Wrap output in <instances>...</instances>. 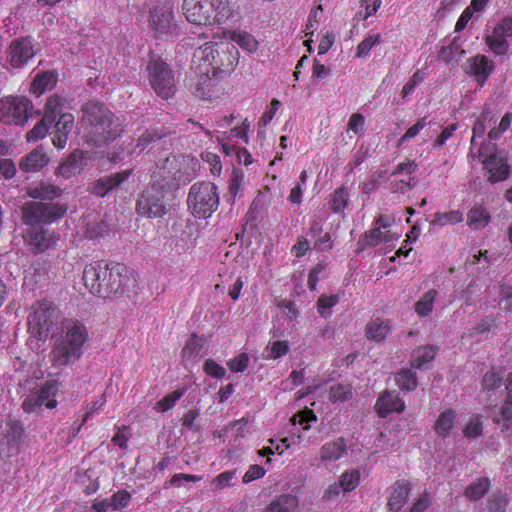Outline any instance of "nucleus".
<instances>
[{
	"label": "nucleus",
	"mask_w": 512,
	"mask_h": 512,
	"mask_svg": "<svg viewBox=\"0 0 512 512\" xmlns=\"http://www.w3.org/2000/svg\"><path fill=\"white\" fill-rule=\"evenodd\" d=\"M132 170H125L114 175L106 176L98 179L91 188L93 194L97 196H105L113 188L122 184L131 174Z\"/></svg>",
	"instance_id": "nucleus-21"
},
{
	"label": "nucleus",
	"mask_w": 512,
	"mask_h": 512,
	"mask_svg": "<svg viewBox=\"0 0 512 512\" xmlns=\"http://www.w3.org/2000/svg\"><path fill=\"white\" fill-rule=\"evenodd\" d=\"M339 482L342 492H351L359 485L360 472L356 469L345 471L340 476Z\"/></svg>",
	"instance_id": "nucleus-42"
},
{
	"label": "nucleus",
	"mask_w": 512,
	"mask_h": 512,
	"mask_svg": "<svg viewBox=\"0 0 512 512\" xmlns=\"http://www.w3.org/2000/svg\"><path fill=\"white\" fill-rule=\"evenodd\" d=\"M147 70L154 91L164 99L170 98L175 93V80L169 65L160 58L152 57Z\"/></svg>",
	"instance_id": "nucleus-8"
},
{
	"label": "nucleus",
	"mask_w": 512,
	"mask_h": 512,
	"mask_svg": "<svg viewBox=\"0 0 512 512\" xmlns=\"http://www.w3.org/2000/svg\"><path fill=\"white\" fill-rule=\"evenodd\" d=\"M32 108V103L26 97H5L0 100V120L23 125L31 116Z\"/></svg>",
	"instance_id": "nucleus-11"
},
{
	"label": "nucleus",
	"mask_w": 512,
	"mask_h": 512,
	"mask_svg": "<svg viewBox=\"0 0 512 512\" xmlns=\"http://www.w3.org/2000/svg\"><path fill=\"white\" fill-rule=\"evenodd\" d=\"M149 23L156 38H169L178 34L174 13L169 5L155 7L150 13Z\"/></svg>",
	"instance_id": "nucleus-13"
},
{
	"label": "nucleus",
	"mask_w": 512,
	"mask_h": 512,
	"mask_svg": "<svg viewBox=\"0 0 512 512\" xmlns=\"http://www.w3.org/2000/svg\"><path fill=\"white\" fill-rule=\"evenodd\" d=\"M216 43H206L196 49L193 55V62L198 63L200 73L210 75L215 60Z\"/></svg>",
	"instance_id": "nucleus-22"
},
{
	"label": "nucleus",
	"mask_w": 512,
	"mask_h": 512,
	"mask_svg": "<svg viewBox=\"0 0 512 512\" xmlns=\"http://www.w3.org/2000/svg\"><path fill=\"white\" fill-rule=\"evenodd\" d=\"M203 160H205L210 165V171L213 175H220L222 170V165L220 158L217 154L206 152L202 154Z\"/></svg>",
	"instance_id": "nucleus-63"
},
{
	"label": "nucleus",
	"mask_w": 512,
	"mask_h": 512,
	"mask_svg": "<svg viewBox=\"0 0 512 512\" xmlns=\"http://www.w3.org/2000/svg\"><path fill=\"white\" fill-rule=\"evenodd\" d=\"M489 221L490 214L483 207H474L468 213V225L472 229L484 228Z\"/></svg>",
	"instance_id": "nucleus-37"
},
{
	"label": "nucleus",
	"mask_w": 512,
	"mask_h": 512,
	"mask_svg": "<svg viewBox=\"0 0 512 512\" xmlns=\"http://www.w3.org/2000/svg\"><path fill=\"white\" fill-rule=\"evenodd\" d=\"M187 204L194 216L203 219L210 217L219 205L217 187L211 182L193 184L189 191Z\"/></svg>",
	"instance_id": "nucleus-5"
},
{
	"label": "nucleus",
	"mask_w": 512,
	"mask_h": 512,
	"mask_svg": "<svg viewBox=\"0 0 512 512\" xmlns=\"http://www.w3.org/2000/svg\"><path fill=\"white\" fill-rule=\"evenodd\" d=\"M249 363V357L246 353H241L228 361L229 369L234 373L244 372Z\"/></svg>",
	"instance_id": "nucleus-59"
},
{
	"label": "nucleus",
	"mask_w": 512,
	"mask_h": 512,
	"mask_svg": "<svg viewBox=\"0 0 512 512\" xmlns=\"http://www.w3.org/2000/svg\"><path fill=\"white\" fill-rule=\"evenodd\" d=\"M349 200V194L343 187L336 189L330 197L329 204L335 213L344 211Z\"/></svg>",
	"instance_id": "nucleus-47"
},
{
	"label": "nucleus",
	"mask_w": 512,
	"mask_h": 512,
	"mask_svg": "<svg viewBox=\"0 0 512 512\" xmlns=\"http://www.w3.org/2000/svg\"><path fill=\"white\" fill-rule=\"evenodd\" d=\"M52 124L49 123V120H45V117H43L35 126L32 130H30L28 133H27V141L28 142H34V141H37V140H40V139H43L47 132H48V128L51 126Z\"/></svg>",
	"instance_id": "nucleus-54"
},
{
	"label": "nucleus",
	"mask_w": 512,
	"mask_h": 512,
	"mask_svg": "<svg viewBox=\"0 0 512 512\" xmlns=\"http://www.w3.org/2000/svg\"><path fill=\"white\" fill-rule=\"evenodd\" d=\"M458 129V125L453 123L446 126L442 132L438 135L433 143L434 148H438L443 146L454 134V132Z\"/></svg>",
	"instance_id": "nucleus-62"
},
{
	"label": "nucleus",
	"mask_w": 512,
	"mask_h": 512,
	"mask_svg": "<svg viewBox=\"0 0 512 512\" xmlns=\"http://www.w3.org/2000/svg\"><path fill=\"white\" fill-rule=\"evenodd\" d=\"M244 185V175L234 171L228 187L227 201L233 203Z\"/></svg>",
	"instance_id": "nucleus-51"
},
{
	"label": "nucleus",
	"mask_w": 512,
	"mask_h": 512,
	"mask_svg": "<svg viewBox=\"0 0 512 512\" xmlns=\"http://www.w3.org/2000/svg\"><path fill=\"white\" fill-rule=\"evenodd\" d=\"M365 118L360 113H354L348 121L347 132H353L355 135L364 131Z\"/></svg>",
	"instance_id": "nucleus-61"
},
{
	"label": "nucleus",
	"mask_w": 512,
	"mask_h": 512,
	"mask_svg": "<svg viewBox=\"0 0 512 512\" xmlns=\"http://www.w3.org/2000/svg\"><path fill=\"white\" fill-rule=\"evenodd\" d=\"M66 209L59 204L28 202L22 208L23 220L27 225L50 224L61 218Z\"/></svg>",
	"instance_id": "nucleus-9"
},
{
	"label": "nucleus",
	"mask_w": 512,
	"mask_h": 512,
	"mask_svg": "<svg viewBox=\"0 0 512 512\" xmlns=\"http://www.w3.org/2000/svg\"><path fill=\"white\" fill-rule=\"evenodd\" d=\"M485 169L489 172V181L497 183L504 181L509 176V165L507 159L494 153L483 160Z\"/></svg>",
	"instance_id": "nucleus-19"
},
{
	"label": "nucleus",
	"mask_w": 512,
	"mask_h": 512,
	"mask_svg": "<svg viewBox=\"0 0 512 512\" xmlns=\"http://www.w3.org/2000/svg\"><path fill=\"white\" fill-rule=\"evenodd\" d=\"M409 494V486L405 483H396L393 487L390 499L389 506L393 512H398L401 507L406 502V499Z\"/></svg>",
	"instance_id": "nucleus-36"
},
{
	"label": "nucleus",
	"mask_w": 512,
	"mask_h": 512,
	"mask_svg": "<svg viewBox=\"0 0 512 512\" xmlns=\"http://www.w3.org/2000/svg\"><path fill=\"white\" fill-rule=\"evenodd\" d=\"M59 317V311L50 301L41 300L32 306L28 316L30 332L36 337L46 338Z\"/></svg>",
	"instance_id": "nucleus-6"
},
{
	"label": "nucleus",
	"mask_w": 512,
	"mask_h": 512,
	"mask_svg": "<svg viewBox=\"0 0 512 512\" xmlns=\"http://www.w3.org/2000/svg\"><path fill=\"white\" fill-rule=\"evenodd\" d=\"M456 422V412L452 409L443 411L435 422V433L446 438L450 436Z\"/></svg>",
	"instance_id": "nucleus-29"
},
{
	"label": "nucleus",
	"mask_w": 512,
	"mask_h": 512,
	"mask_svg": "<svg viewBox=\"0 0 512 512\" xmlns=\"http://www.w3.org/2000/svg\"><path fill=\"white\" fill-rule=\"evenodd\" d=\"M493 421L501 425L503 430L512 429V390L506 396L498 413H494Z\"/></svg>",
	"instance_id": "nucleus-30"
},
{
	"label": "nucleus",
	"mask_w": 512,
	"mask_h": 512,
	"mask_svg": "<svg viewBox=\"0 0 512 512\" xmlns=\"http://www.w3.org/2000/svg\"><path fill=\"white\" fill-rule=\"evenodd\" d=\"M35 55L30 38H20L11 42L7 56L8 63L13 68H21Z\"/></svg>",
	"instance_id": "nucleus-18"
},
{
	"label": "nucleus",
	"mask_w": 512,
	"mask_h": 512,
	"mask_svg": "<svg viewBox=\"0 0 512 512\" xmlns=\"http://www.w3.org/2000/svg\"><path fill=\"white\" fill-rule=\"evenodd\" d=\"M463 221V213L459 210H452L434 215L433 224L438 226L455 225Z\"/></svg>",
	"instance_id": "nucleus-45"
},
{
	"label": "nucleus",
	"mask_w": 512,
	"mask_h": 512,
	"mask_svg": "<svg viewBox=\"0 0 512 512\" xmlns=\"http://www.w3.org/2000/svg\"><path fill=\"white\" fill-rule=\"evenodd\" d=\"M183 394V390H176L169 393L156 403L155 409L160 412H166L170 410L175 406L176 402L183 396Z\"/></svg>",
	"instance_id": "nucleus-53"
},
{
	"label": "nucleus",
	"mask_w": 512,
	"mask_h": 512,
	"mask_svg": "<svg viewBox=\"0 0 512 512\" xmlns=\"http://www.w3.org/2000/svg\"><path fill=\"white\" fill-rule=\"evenodd\" d=\"M417 170L415 161H405L397 165L390 174L389 186L393 193H403L415 186L416 181L413 174Z\"/></svg>",
	"instance_id": "nucleus-16"
},
{
	"label": "nucleus",
	"mask_w": 512,
	"mask_h": 512,
	"mask_svg": "<svg viewBox=\"0 0 512 512\" xmlns=\"http://www.w3.org/2000/svg\"><path fill=\"white\" fill-rule=\"evenodd\" d=\"M489 485L488 479L480 478L466 488L465 495L470 500H478L486 494Z\"/></svg>",
	"instance_id": "nucleus-46"
},
{
	"label": "nucleus",
	"mask_w": 512,
	"mask_h": 512,
	"mask_svg": "<svg viewBox=\"0 0 512 512\" xmlns=\"http://www.w3.org/2000/svg\"><path fill=\"white\" fill-rule=\"evenodd\" d=\"M224 38L236 43L241 49L248 53L257 51L259 43L256 38L242 30L225 31Z\"/></svg>",
	"instance_id": "nucleus-27"
},
{
	"label": "nucleus",
	"mask_w": 512,
	"mask_h": 512,
	"mask_svg": "<svg viewBox=\"0 0 512 512\" xmlns=\"http://www.w3.org/2000/svg\"><path fill=\"white\" fill-rule=\"evenodd\" d=\"M200 167L199 161L192 156L182 155L180 157H167L165 159V165L163 166V174L160 177L165 181L166 176L165 173L172 174L173 177H176V174L179 173V179L183 178V180H190L193 178Z\"/></svg>",
	"instance_id": "nucleus-15"
},
{
	"label": "nucleus",
	"mask_w": 512,
	"mask_h": 512,
	"mask_svg": "<svg viewBox=\"0 0 512 512\" xmlns=\"http://www.w3.org/2000/svg\"><path fill=\"white\" fill-rule=\"evenodd\" d=\"M352 397V389L350 385L337 383L329 388V400L331 402H344Z\"/></svg>",
	"instance_id": "nucleus-43"
},
{
	"label": "nucleus",
	"mask_w": 512,
	"mask_h": 512,
	"mask_svg": "<svg viewBox=\"0 0 512 512\" xmlns=\"http://www.w3.org/2000/svg\"><path fill=\"white\" fill-rule=\"evenodd\" d=\"M236 477V470L224 471L213 478L211 486L216 490H222L233 486Z\"/></svg>",
	"instance_id": "nucleus-52"
},
{
	"label": "nucleus",
	"mask_w": 512,
	"mask_h": 512,
	"mask_svg": "<svg viewBox=\"0 0 512 512\" xmlns=\"http://www.w3.org/2000/svg\"><path fill=\"white\" fill-rule=\"evenodd\" d=\"M182 10L189 23L199 26L221 25L232 14L228 0H183Z\"/></svg>",
	"instance_id": "nucleus-4"
},
{
	"label": "nucleus",
	"mask_w": 512,
	"mask_h": 512,
	"mask_svg": "<svg viewBox=\"0 0 512 512\" xmlns=\"http://www.w3.org/2000/svg\"><path fill=\"white\" fill-rule=\"evenodd\" d=\"M131 500V494L127 490H120L111 496V508L115 511H121L126 508Z\"/></svg>",
	"instance_id": "nucleus-55"
},
{
	"label": "nucleus",
	"mask_w": 512,
	"mask_h": 512,
	"mask_svg": "<svg viewBox=\"0 0 512 512\" xmlns=\"http://www.w3.org/2000/svg\"><path fill=\"white\" fill-rule=\"evenodd\" d=\"M239 61V51L228 42L216 43L215 60L211 73L213 76L223 77L231 74Z\"/></svg>",
	"instance_id": "nucleus-14"
},
{
	"label": "nucleus",
	"mask_w": 512,
	"mask_h": 512,
	"mask_svg": "<svg viewBox=\"0 0 512 512\" xmlns=\"http://www.w3.org/2000/svg\"><path fill=\"white\" fill-rule=\"evenodd\" d=\"M289 344L284 340L270 341L264 350V356L268 360H277L289 352Z\"/></svg>",
	"instance_id": "nucleus-39"
},
{
	"label": "nucleus",
	"mask_w": 512,
	"mask_h": 512,
	"mask_svg": "<svg viewBox=\"0 0 512 512\" xmlns=\"http://www.w3.org/2000/svg\"><path fill=\"white\" fill-rule=\"evenodd\" d=\"M27 193L31 198L53 200L60 196L61 189L53 184L40 183L36 186L29 187Z\"/></svg>",
	"instance_id": "nucleus-32"
},
{
	"label": "nucleus",
	"mask_w": 512,
	"mask_h": 512,
	"mask_svg": "<svg viewBox=\"0 0 512 512\" xmlns=\"http://www.w3.org/2000/svg\"><path fill=\"white\" fill-rule=\"evenodd\" d=\"M436 349L434 346H424L413 351L411 355V364L416 368H428V365L434 359Z\"/></svg>",
	"instance_id": "nucleus-34"
},
{
	"label": "nucleus",
	"mask_w": 512,
	"mask_h": 512,
	"mask_svg": "<svg viewBox=\"0 0 512 512\" xmlns=\"http://www.w3.org/2000/svg\"><path fill=\"white\" fill-rule=\"evenodd\" d=\"M394 219L388 215H380L374 220V227L365 232L360 238L359 244L363 249L366 247H376L384 244L386 248L395 246L400 233L393 230Z\"/></svg>",
	"instance_id": "nucleus-7"
},
{
	"label": "nucleus",
	"mask_w": 512,
	"mask_h": 512,
	"mask_svg": "<svg viewBox=\"0 0 512 512\" xmlns=\"http://www.w3.org/2000/svg\"><path fill=\"white\" fill-rule=\"evenodd\" d=\"M397 385L407 391H412L417 387V379L410 369L401 370L395 377Z\"/></svg>",
	"instance_id": "nucleus-49"
},
{
	"label": "nucleus",
	"mask_w": 512,
	"mask_h": 512,
	"mask_svg": "<svg viewBox=\"0 0 512 512\" xmlns=\"http://www.w3.org/2000/svg\"><path fill=\"white\" fill-rule=\"evenodd\" d=\"M82 279L91 294L102 298L125 294L135 284V279L126 267L119 264L110 266L104 261L86 265Z\"/></svg>",
	"instance_id": "nucleus-1"
},
{
	"label": "nucleus",
	"mask_w": 512,
	"mask_h": 512,
	"mask_svg": "<svg viewBox=\"0 0 512 512\" xmlns=\"http://www.w3.org/2000/svg\"><path fill=\"white\" fill-rule=\"evenodd\" d=\"M345 451V442L340 438L324 444L320 449V458L322 461H336L344 455Z\"/></svg>",
	"instance_id": "nucleus-31"
},
{
	"label": "nucleus",
	"mask_w": 512,
	"mask_h": 512,
	"mask_svg": "<svg viewBox=\"0 0 512 512\" xmlns=\"http://www.w3.org/2000/svg\"><path fill=\"white\" fill-rule=\"evenodd\" d=\"M339 302V296L334 295H322L317 301L318 313L327 318L331 314V309Z\"/></svg>",
	"instance_id": "nucleus-50"
},
{
	"label": "nucleus",
	"mask_w": 512,
	"mask_h": 512,
	"mask_svg": "<svg viewBox=\"0 0 512 512\" xmlns=\"http://www.w3.org/2000/svg\"><path fill=\"white\" fill-rule=\"evenodd\" d=\"M322 13L323 9L321 5L311 10L305 27L306 35L313 34L314 30L317 29L319 20L322 17Z\"/></svg>",
	"instance_id": "nucleus-60"
},
{
	"label": "nucleus",
	"mask_w": 512,
	"mask_h": 512,
	"mask_svg": "<svg viewBox=\"0 0 512 512\" xmlns=\"http://www.w3.org/2000/svg\"><path fill=\"white\" fill-rule=\"evenodd\" d=\"M88 339V330L82 322L72 318L64 319L49 354L52 365L62 368L75 363L83 355Z\"/></svg>",
	"instance_id": "nucleus-2"
},
{
	"label": "nucleus",
	"mask_w": 512,
	"mask_h": 512,
	"mask_svg": "<svg viewBox=\"0 0 512 512\" xmlns=\"http://www.w3.org/2000/svg\"><path fill=\"white\" fill-rule=\"evenodd\" d=\"M483 425L478 416L471 417L464 428V435L467 438H476L482 434Z\"/></svg>",
	"instance_id": "nucleus-56"
},
{
	"label": "nucleus",
	"mask_w": 512,
	"mask_h": 512,
	"mask_svg": "<svg viewBox=\"0 0 512 512\" xmlns=\"http://www.w3.org/2000/svg\"><path fill=\"white\" fill-rule=\"evenodd\" d=\"M167 184V181L164 184L154 183L141 194L136 204L138 214L149 218H157L165 214L163 199Z\"/></svg>",
	"instance_id": "nucleus-10"
},
{
	"label": "nucleus",
	"mask_w": 512,
	"mask_h": 512,
	"mask_svg": "<svg viewBox=\"0 0 512 512\" xmlns=\"http://www.w3.org/2000/svg\"><path fill=\"white\" fill-rule=\"evenodd\" d=\"M391 331V324L388 320H371L366 327V337L375 342L384 340Z\"/></svg>",
	"instance_id": "nucleus-28"
},
{
	"label": "nucleus",
	"mask_w": 512,
	"mask_h": 512,
	"mask_svg": "<svg viewBox=\"0 0 512 512\" xmlns=\"http://www.w3.org/2000/svg\"><path fill=\"white\" fill-rule=\"evenodd\" d=\"M59 391V383L55 380L45 382L40 390L31 392L23 401L22 407L27 413L41 410L42 406L54 409L57 406L56 396Z\"/></svg>",
	"instance_id": "nucleus-12"
},
{
	"label": "nucleus",
	"mask_w": 512,
	"mask_h": 512,
	"mask_svg": "<svg viewBox=\"0 0 512 512\" xmlns=\"http://www.w3.org/2000/svg\"><path fill=\"white\" fill-rule=\"evenodd\" d=\"M501 380H502L501 370H496V369L492 368L483 377V387L488 390H493L500 385Z\"/></svg>",
	"instance_id": "nucleus-57"
},
{
	"label": "nucleus",
	"mask_w": 512,
	"mask_h": 512,
	"mask_svg": "<svg viewBox=\"0 0 512 512\" xmlns=\"http://www.w3.org/2000/svg\"><path fill=\"white\" fill-rule=\"evenodd\" d=\"M486 44L489 49L496 55L505 54L509 48L506 37L500 33H496L495 29H493L491 35L486 37Z\"/></svg>",
	"instance_id": "nucleus-40"
},
{
	"label": "nucleus",
	"mask_w": 512,
	"mask_h": 512,
	"mask_svg": "<svg viewBox=\"0 0 512 512\" xmlns=\"http://www.w3.org/2000/svg\"><path fill=\"white\" fill-rule=\"evenodd\" d=\"M501 294L503 295L500 300L501 309L512 313V287L502 285Z\"/></svg>",
	"instance_id": "nucleus-64"
},
{
	"label": "nucleus",
	"mask_w": 512,
	"mask_h": 512,
	"mask_svg": "<svg viewBox=\"0 0 512 512\" xmlns=\"http://www.w3.org/2000/svg\"><path fill=\"white\" fill-rule=\"evenodd\" d=\"M65 99L61 96L54 95L47 99L44 108L45 120H49L50 124H53L57 118H60L61 114H66L63 112Z\"/></svg>",
	"instance_id": "nucleus-33"
},
{
	"label": "nucleus",
	"mask_w": 512,
	"mask_h": 512,
	"mask_svg": "<svg viewBox=\"0 0 512 512\" xmlns=\"http://www.w3.org/2000/svg\"><path fill=\"white\" fill-rule=\"evenodd\" d=\"M492 68L489 59L484 55L473 57L470 61V71L481 80L488 78Z\"/></svg>",
	"instance_id": "nucleus-35"
},
{
	"label": "nucleus",
	"mask_w": 512,
	"mask_h": 512,
	"mask_svg": "<svg viewBox=\"0 0 512 512\" xmlns=\"http://www.w3.org/2000/svg\"><path fill=\"white\" fill-rule=\"evenodd\" d=\"M299 499L293 494H281L275 497L262 512H295Z\"/></svg>",
	"instance_id": "nucleus-26"
},
{
	"label": "nucleus",
	"mask_w": 512,
	"mask_h": 512,
	"mask_svg": "<svg viewBox=\"0 0 512 512\" xmlns=\"http://www.w3.org/2000/svg\"><path fill=\"white\" fill-rule=\"evenodd\" d=\"M431 121L428 120L427 116L420 118L414 125L409 127L405 134L399 139L398 146H402L405 142L413 139L421 133L425 128L430 125Z\"/></svg>",
	"instance_id": "nucleus-48"
},
{
	"label": "nucleus",
	"mask_w": 512,
	"mask_h": 512,
	"mask_svg": "<svg viewBox=\"0 0 512 512\" xmlns=\"http://www.w3.org/2000/svg\"><path fill=\"white\" fill-rule=\"evenodd\" d=\"M381 35L379 33L367 35L357 46L355 57L366 58L369 56L371 49L379 44Z\"/></svg>",
	"instance_id": "nucleus-44"
},
{
	"label": "nucleus",
	"mask_w": 512,
	"mask_h": 512,
	"mask_svg": "<svg viewBox=\"0 0 512 512\" xmlns=\"http://www.w3.org/2000/svg\"><path fill=\"white\" fill-rule=\"evenodd\" d=\"M436 295V290H430L416 302L415 311L419 316L424 317L432 312Z\"/></svg>",
	"instance_id": "nucleus-41"
},
{
	"label": "nucleus",
	"mask_w": 512,
	"mask_h": 512,
	"mask_svg": "<svg viewBox=\"0 0 512 512\" xmlns=\"http://www.w3.org/2000/svg\"><path fill=\"white\" fill-rule=\"evenodd\" d=\"M49 163L43 147L39 146L23 157L19 163L20 169L25 172H37Z\"/></svg>",
	"instance_id": "nucleus-24"
},
{
	"label": "nucleus",
	"mask_w": 512,
	"mask_h": 512,
	"mask_svg": "<svg viewBox=\"0 0 512 512\" xmlns=\"http://www.w3.org/2000/svg\"><path fill=\"white\" fill-rule=\"evenodd\" d=\"M84 154L81 151L72 152L68 158L60 164L57 169V175L64 179H69L79 173L83 166Z\"/></svg>",
	"instance_id": "nucleus-25"
},
{
	"label": "nucleus",
	"mask_w": 512,
	"mask_h": 512,
	"mask_svg": "<svg viewBox=\"0 0 512 512\" xmlns=\"http://www.w3.org/2000/svg\"><path fill=\"white\" fill-rule=\"evenodd\" d=\"M204 372L216 379H221L226 374V369L212 359H207L203 365Z\"/></svg>",
	"instance_id": "nucleus-58"
},
{
	"label": "nucleus",
	"mask_w": 512,
	"mask_h": 512,
	"mask_svg": "<svg viewBox=\"0 0 512 512\" xmlns=\"http://www.w3.org/2000/svg\"><path fill=\"white\" fill-rule=\"evenodd\" d=\"M82 123L86 141L94 146L108 144L122 132L120 119L98 102L83 107Z\"/></svg>",
	"instance_id": "nucleus-3"
},
{
	"label": "nucleus",
	"mask_w": 512,
	"mask_h": 512,
	"mask_svg": "<svg viewBox=\"0 0 512 512\" xmlns=\"http://www.w3.org/2000/svg\"><path fill=\"white\" fill-rule=\"evenodd\" d=\"M404 401L394 392L386 391L378 399L376 409L381 417H386L389 413L403 411Z\"/></svg>",
	"instance_id": "nucleus-23"
},
{
	"label": "nucleus",
	"mask_w": 512,
	"mask_h": 512,
	"mask_svg": "<svg viewBox=\"0 0 512 512\" xmlns=\"http://www.w3.org/2000/svg\"><path fill=\"white\" fill-rule=\"evenodd\" d=\"M55 83V76L53 73L44 72L37 74L31 84V92L36 96H40L46 89L51 88Z\"/></svg>",
	"instance_id": "nucleus-38"
},
{
	"label": "nucleus",
	"mask_w": 512,
	"mask_h": 512,
	"mask_svg": "<svg viewBox=\"0 0 512 512\" xmlns=\"http://www.w3.org/2000/svg\"><path fill=\"white\" fill-rule=\"evenodd\" d=\"M24 239L33 253H42L55 247L60 236L49 229L32 227L27 230Z\"/></svg>",
	"instance_id": "nucleus-17"
},
{
	"label": "nucleus",
	"mask_w": 512,
	"mask_h": 512,
	"mask_svg": "<svg viewBox=\"0 0 512 512\" xmlns=\"http://www.w3.org/2000/svg\"><path fill=\"white\" fill-rule=\"evenodd\" d=\"M74 127V116L72 114H61L55 121L54 131L52 132V143L58 149L66 146L68 135Z\"/></svg>",
	"instance_id": "nucleus-20"
}]
</instances>
